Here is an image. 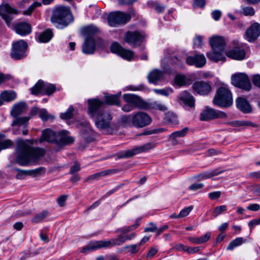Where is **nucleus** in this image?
Instances as JSON below:
<instances>
[{
	"instance_id": "obj_49",
	"label": "nucleus",
	"mask_w": 260,
	"mask_h": 260,
	"mask_svg": "<svg viewBox=\"0 0 260 260\" xmlns=\"http://www.w3.org/2000/svg\"><path fill=\"white\" fill-rule=\"evenodd\" d=\"M165 119L170 123L176 124L177 123V117L176 115L172 113H168L166 114Z\"/></svg>"
},
{
	"instance_id": "obj_6",
	"label": "nucleus",
	"mask_w": 260,
	"mask_h": 260,
	"mask_svg": "<svg viewBox=\"0 0 260 260\" xmlns=\"http://www.w3.org/2000/svg\"><path fill=\"white\" fill-rule=\"evenodd\" d=\"M215 105L220 107L228 108L233 104L232 94L231 91L225 86L220 87L213 100Z\"/></svg>"
},
{
	"instance_id": "obj_56",
	"label": "nucleus",
	"mask_w": 260,
	"mask_h": 260,
	"mask_svg": "<svg viewBox=\"0 0 260 260\" xmlns=\"http://www.w3.org/2000/svg\"><path fill=\"white\" fill-rule=\"evenodd\" d=\"M260 224V217L258 219H254L248 222V225L250 229V234L252 229L256 225Z\"/></svg>"
},
{
	"instance_id": "obj_63",
	"label": "nucleus",
	"mask_w": 260,
	"mask_h": 260,
	"mask_svg": "<svg viewBox=\"0 0 260 260\" xmlns=\"http://www.w3.org/2000/svg\"><path fill=\"white\" fill-rule=\"evenodd\" d=\"M135 108L134 106L129 103H126V104L122 108V110L125 112H130L133 110Z\"/></svg>"
},
{
	"instance_id": "obj_10",
	"label": "nucleus",
	"mask_w": 260,
	"mask_h": 260,
	"mask_svg": "<svg viewBox=\"0 0 260 260\" xmlns=\"http://www.w3.org/2000/svg\"><path fill=\"white\" fill-rule=\"evenodd\" d=\"M152 122L150 116L145 112H137L132 113V125L137 128H142Z\"/></svg>"
},
{
	"instance_id": "obj_32",
	"label": "nucleus",
	"mask_w": 260,
	"mask_h": 260,
	"mask_svg": "<svg viewBox=\"0 0 260 260\" xmlns=\"http://www.w3.org/2000/svg\"><path fill=\"white\" fill-rule=\"evenodd\" d=\"M26 104L24 102L19 103L14 106L11 113L13 117H16L23 113L26 109Z\"/></svg>"
},
{
	"instance_id": "obj_9",
	"label": "nucleus",
	"mask_w": 260,
	"mask_h": 260,
	"mask_svg": "<svg viewBox=\"0 0 260 260\" xmlns=\"http://www.w3.org/2000/svg\"><path fill=\"white\" fill-rule=\"evenodd\" d=\"M131 19L129 14L120 11L110 13L108 16V22L111 26L116 27L126 23Z\"/></svg>"
},
{
	"instance_id": "obj_4",
	"label": "nucleus",
	"mask_w": 260,
	"mask_h": 260,
	"mask_svg": "<svg viewBox=\"0 0 260 260\" xmlns=\"http://www.w3.org/2000/svg\"><path fill=\"white\" fill-rule=\"evenodd\" d=\"M125 243L124 235H119L117 238L107 241H97L91 242L81 250L82 253H87L102 248H108L119 246Z\"/></svg>"
},
{
	"instance_id": "obj_42",
	"label": "nucleus",
	"mask_w": 260,
	"mask_h": 260,
	"mask_svg": "<svg viewBox=\"0 0 260 260\" xmlns=\"http://www.w3.org/2000/svg\"><path fill=\"white\" fill-rule=\"evenodd\" d=\"M120 123L123 126H132V114L121 116L120 119Z\"/></svg>"
},
{
	"instance_id": "obj_7",
	"label": "nucleus",
	"mask_w": 260,
	"mask_h": 260,
	"mask_svg": "<svg viewBox=\"0 0 260 260\" xmlns=\"http://www.w3.org/2000/svg\"><path fill=\"white\" fill-rule=\"evenodd\" d=\"M155 147V143L153 142H148L143 145L136 147L132 149L119 152L117 154V158L118 159L127 158L132 157L137 154L147 152L149 150L154 148Z\"/></svg>"
},
{
	"instance_id": "obj_38",
	"label": "nucleus",
	"mask_w": 260,
	"mask_h": 260,
	"mask_svg": "<svg viewBox=\"0 0 260 260\" xmlns=\"http://www.w3.org/2000/svg\"><path fill=\"white\" fill-rule=\"evenodd\" d=\"M188 83L187 79L184 75H178L174 79V85L178 87Z\"/></svg>"
},
{
	"instance_id": "obj_3",
	"label": "nucleus",
	"mask_w": 260,
	"mask_h": 260,
	"mask_svg": "<svg viewBox=\"0 0 260 260\" xmlns=\"http://www.w3.org/2000/svg\"><path fill=\"white\" fill-rule=\"evenodd\" d=\"M212 51L207 53V56L211 61L224 62L226 57L224 55L225 43L223 38L219 36L211 37L209 41Z\"/></svg>"
},
{
	"instance_id": "obj_41",
	"label": "nucleus",
	"mask_w": 260,
	"mask_h": 260,
	"mask_svg": "<svg viewBox=\"0 0 260 260\" xmlns=\"http://www.w3.org/2000/svg\"><path fill=\"white\" fill-rule=\"evenodd\" d=\"M48 215V212L47 210H43L41 212L37 214L32 219V222L37 223L42 222Z\"/></svg>"
},
{
	"instance_id": "obj_18",
	"label": "nucleus",
	"mask_w": 260,
	"mask_h": 260,
	"mask_svg": "<svg viewBox=\"0 0 260 260\" xmlns=\"http://www.w3.org/2000/svg\"><path fill=\"white\" fill-rule=\"evenodd\" d=\"M187 64L194 66L197 68H202L206 62V59L203 54H196L194 56H188L186 59Z\"/></svg>"
},
{
	"instance_id": "obj_53",
	"label": "nucleus",
	"mask_w": 260,
	"mask_h": 260,
	"mask_svg": "<svg viewBox=\"0 0 260 260\" xmlns=\"http://www.w3.org/2000/svg\"><path fill=\"white\" fill-rule=\"evenodd\" d=\"M236 105L238 109L244 112V98L238 97L236 100Z\"/></svg>"
},
{
	"instance_id": "obj_40",
	"label": "nucleus",
	"mask_w": 260,
	"mask_h": 260,
	"mask_svg": "<svg viewBox=\"0 0 260 260\" xmlns=\"http://www.w3.org/2000/svg\"><path fill=\"white\" fill-rule=\"evenodd\" d=\"M123 59L128 61L135 60V55L134 52L128 49H123L121 53L119 55Z\"/></svg>"
},
{
	"instance_id": "obj_34",
	"label": "nucleus",
	"mask_w": 260,
	"mask_h": 260,
	"mask_svg": "<svg viewBox=\"0 0 260 260\" xmlns=\"http://www.w3.org/2000/svg\"><path fill=\"white\" fill-rule=\"evenodd\" d=\"M211 236L210 233H207L204 236L200 237H189L188 240L193 244H201L208 241Z\"/></svg>"
},
{
	"instance_id": "obj_51",
	"label": "nucleus",
	"mask_w": 260,
	"mask_h": 260,
	"mask_svg": "<svg viewBox=\"0 0 260 260\" xmlns=\"http://www.w3.org/2000/svg\"><path fill=\"white\" fill-rule=\"evenodd\" d=\"M226 209L227 207L226 205H221L215 207L213 212L214 216L215 217H217L218 215L221 214L222 212L226 211Z\"/></svg>"
},
{
	"instance_id": "obj_36",
	"label": "nucleus",
	"mask_w": 260,
	"mask_h": 260,
	"mask_svg": "<svg viewBox=\"0 0 260 260\" xmlns=\"http://www.w3.org/2000/svg\"><path fill=\"white\" fill-rule=\"evenodd\" d=\"M3 102H9L14 100L16 98V93L13 91H4L2 92L0 95Z\"/></svg>"
},
{
	"instance_id": "obj_46",
	"label": "nucleus",
	"mask_w": 260,
	"mask_h": 260,
	"mask_svg": "<svg viewBox=\"0 0 260 260\" xmlns=\"http://www.w3.org/2000/svg\"><path fill=\"white\" fill-rule=\"evenodd\" d=\"M140 246L139 244H133L126 245L123 247V250H127V251L132 254L137 253L139 250Z\"/></svg>"
},
{
	"instance_id": "obj_28",
	"label": "nucleus",
	"mask_w": 260,
	"mask_h": 260,
	"mask_svg": "<svg viewBox=\"0 0 260 260\" xmlns=\"http://www.w3.org/2000/svg\"><path fill=\"white\" fill-rule=\"evenodd\" d=\"M57 136L56 133L50 129H46L42 131V139L49 143H55Z\"/></svg>"
},
{
	"instance_id": "obj_17",
	"label": "nucleus",
	"mask_w": 260,
	"mask_h": 260,
	"mask_svg": "<svg viewBox=\"0 0 260 260\" xmlns=\"http://www.w3.org/2000/svg\"><path fill=\"white\" fill-rule=\"evenodd\" d=\"M194 91L200 95H207L211 91V86L209 82L204 81H197L192 85Z\"/></svg>"
},
{
	"instance_id": "obj_5",
	"label": "nucleus",
	"mask_w": 260,
	"mask_h": 260,
	"mask_svg": "<svg viewBox=\"0 0 260 260\" xmlns=\"http://www.w3.org/2000/svg\"><path fill=\"white\" fill-rule=\"evenodd\" d=\"M71 15L69 9L64 6L56 8L51 18L52 23L58 28H63L70 22Z\"/></svg>"
},
{
	"instance_id": "obj_29",
	"label": "nucleus",
	"mask_w": 260,
	"mask_h": 260,
	"mask_svg": "<svg viewBox=\"0 0 260 260\" xmlns=\"http://www.w3.org/2000/svg\"><path fill=\"white\" fill-rule=\"evenodd\" d=\"M163 75L162 72L158 70H154L149 73L147 78L150 83L156 84L162 78Z\"/></svg>"
},
{
	"instance_id": "obj_48",
	"label": "nucleus",
	"mask_w": 260,
	"mask_h": 260,
	"mask_svg": "<svg viewBox=\"0 0 260 260\" xmlns=\"http://www.w3.org/2000/svg\"><path fill=\"white\" fill-rule=\"evenodd\" d=\"M154 92L158 94H161L164 96H168L170 94L173 93V90L171 88H167L165 89L154 90Z\"/></svg>"
},
{
	"instance_id": "obj_27",
	"label": "nucleus",
	"mask_w": 260,
	"mask_h": 260,
	"mask_svg": "<svg viewBox=\"0 0 260 260\" xmlns=\"http://www.w3.org/2000/svg\"><path fill=\"white\" fill-rule=\"evenodd\" d=\"M188 131L187 127H185L180 131H175L169 136V139L173 145H177L179 143L177 138L183 137L186 136Z\"/></svg>"
},
{
	"instance_id": "obj_61",
	"label": "nucleus",
	"mask_w": 260,
	"mask_h": 260,
	"mask_svg": "<svg viewBox=\"0 0 260 260\" xmlns=\"http://www.w3.org/2000/svg\"><path fill=\"white\" fill-rule=\"evenodd\" d=\"M211 15H212V18L215 21H217L220 19V18L221 16V12L219 10H216L213 11L212 12Z\"/></svg>"
},
{
	"instance_id": "obj_58",
	"label": "nucleus",
	"mask_w": 260,
	"mask_h": 260,
	"mask_svg": "<svg viewBox=\"0 0 260 260\" xmlns=\"http://www.w3.org/2000/svg\"><path fill=\"white\" fill-rule=\"evenodd\" d=\"M67 195H61L59 196L57 199V203L60 207H62L65 205V202L67 199Z\"/></svg>"
},
{
	"instance_id": "obj_52",
	"label": "nucleus",
	"mask_w": 260,
	"mask_h": 260,
	"mask_svg": "<svg viewBox=\"0 0 260 260\" xmlns=\"http://www.w3.org/2000/svg\"><path fill=\"white\" fill-rule=\"evenodd\" d=\"M13 145V142L9 139L0 142V151L3 149L10 148Z\"/></svg>"
},
{
	"instance_id": "obj_45",
	"label": "nucleus",
	"mask_w": 260,
	"mask_h": 260,
	"mask_svg": "<svg viewBox=\"0 0 260 260\" xmlns=\"http://www.w3.org/2000/svg\"><path fill=\"white\" fill-rule=\"evenodd\" d=\"M39 117L43 121H47L49 119H53L54 117L49 115L45 109H40L39 111Z\"/></svg>"
},
{
	"instance_id": "obj_15",
	"label": "nucleus",
	"mask_w": 260,
	"mask_h": 260,
	"mask_svg": "<svg viewBox=\"0 0 260 260\" xmlns=\"http://www.w3.org/2000/svg\"><path fill=\"white\" fill-rule=\"evenodd\" d=\"M18 14V10L13 8L8 4L0 5V15L5 20L9 27L11 26V21L13 19L11 14Z\"/></svg>"
},
{
	"instance_id": "obj_26",
	"label": "nucleus",
	"mask_w": 260,
	"mask_h": 260,
	"mask_svg": "<svg viewBox=\"0 0 260 260\" xmlns=\"http://www.w3.org/2000/svg\"><path fill=\"white\" fill-rule=\"evenodd\" d=\"M231 83L237 88H244V74L237 73L233 74L231 77Z\"/></svg>"
},
{
	"instance_id": "obj_60",
	"label": "nucleus",
	"mask_w": 260,
	"mask_h": 260,
	"mask_svg": "<svg viewBox=\"0 0 260 260\" xmlns=\"http://www.w3.org/2000/svg\"><path fill=\"white\" fill-rule=\"evenodd\" d=\"M208 196L209 198L211 200L217 199L220 198L221 192L219 191L211 192L208 194Z\"/></svg>"
},
{
	"instance_id": "obj_47",
	"label": "nucleus",
	"mask_w": 260,
	"mask_h": 260,
	"mask_svg": "<svg viewBox=\"0 0 260 260\" xmlns=\"http://www.w3.org/2000/svg\"><path fill=\"white\" fill-rule=\"evenodd\" d=\"M85 31L87 34L86 37H93V35L98 31V28L93 25H90L85 28Z\"/></svg>"
},
{
	"instance_id": "obj_13",
	"label": "nucleus",
	"mask_w": 260,
	"mask_h": 260,
	"mask_svg": "<svg viewBox=\"0 0 260 260\" xmlns=\"http://www.w3.org/2000/svg\"><path fill=\"white\" fill-rule=\"evenodd\" d=\"M27 47L26 43L23 40H19L13 45L11 56L15 60H20L26 56V50Z\"/></svg>"
},
{
	"instance_id": "obj_24",
	"label": "nucleus",
	"mask_w": 260,
	"mask_h": 260,
	"mask_svg": "<svg viewBox=\"0 0 260 260\" xmlns=\"http://www.w3.org/2000/svg\"><path fill=\"white\" fill-rule=\"evenodd\" d=\"M15 30L17 34L21 36H26L31 31L30 25L27 22H21L15 25Z\"/></svg>"
},
{
	"instance_id": "obj_35",
	"label": "nucleus",
	"mask_w": 260,
	"mask_h": 260,
	"mask_svg": "<svg viewBox=\"0 0 260 260\" xmlns=\"http://www.w3.org/2000/svg\"><path fill=\"white\" fill-rule=\"evenodd\" d=\"M83 137L87 142H91L95 139V133L88 125L83 131Z\"/></svg>"
},
{
	"instance_id": "obj_21",
	"label": "nucleus",
	"mask_w": 260,
	"mask_h": 260,
	"mask_svg": "<svg viewBox=\"0 0 260 260\" xmlns=\"http://www.w3.org/2000/svg\"><path fill=\"white\" fill-rule=\"evenodd\" d=\"M95 41L93 37H86L82 46V52L86 54H93L95 51Z\"/></svg>"
},
{
	"instance_id": "obj_16",
	"label": "nucleus",
	"mask_w": 260,
	"mask_h": 260,
	"mask_svg": "<svg viewBox=\"0 0 260 260\" xmlns=\"http://www.w3.org/2000/svg\"><path fill=\"white\" fill-rule=\"evenodd\" d=\"M124 100L126 103L132 104L135 108L145 110L146 102L143 100L139 96L134 94L126 93L123 95Z\"/></svg>"
},
{
	"instance_id": "obj_14",
	"label": "nucleus",
	"mask_w": 260,
	"mask_h": 260,
	"mask_svg": "<svg viewBox=\"0 0 260 260\" xmlns=\"http://www.w3.org/2000/svg\"><path fill=\"white\" fill-rule=\"evenodd\" d=\"M226 117L227 115L225 113L208 107H207L201 114V119L204 121L215 118H224Z\"/></svg>"
},
{
	"instance_id": "obj_22",
	"label": "nucleus",
	"mask_w": 260,
	"mask_h": 260,
	"mask_svg": "<svg viewBox=\"0 0 260 260\" xmlns=\"http://www.w3.org/2000/svg\"><path fill=\"white\" fill-rule=\"evenodd\" d=\"M59 138H56L55 144L58 146L69 145L73 143L74 139L69 136L68 132L66 131H61L58 133Z\"/></svg>"
},
{
	"instance_id": "obj_11",
	"label": "nucleus",
	"mask_w": 260,
	"mask_h": 260,
	"mask_svg": "<svg viewBox=\"0 0 260 260\" xmlns=\"http://www.w3.org/2000/svg\"><path fill=\"white\" fill-rule=\"evenodd\" d=\"M14 118L15 119L12 123V126L13 127L12 129L13 134L15 135L20 134L21 129L23 135H27L28 134V129L26 127H27L30 117L28 116H17Z\"/></svg>"
},
{
	"instance_id": "obj_20",
	"label": "nucleus",
	"mask_w": 260,
	"mask_h": 260,
	"mask_svg": "<svg viewBox=\"0 0 260 260\" xmlns=\"http://www.w3.org/2000/svg\"><path fill=\"white\" fill-rule=\"evenodd\" d=\"M223 172V170L219 169H216L212 170L203 172L198 175H194L193 176V178L197 181H201L211 178V177L218 175Z\"/></svg>"
},
{
	"instance_id": "obj_59",
	"label": "nucleus",
	"mask_w": 260,
	"mask_h": 260,
	"mask_svg": "<svg viewBox=\"0 0 260 260\" xmlns=\"http://www.w3.org/2000/svg\"><path fill=\"white\" fill-rule=\"evenodd\" d=\"M80 170V165L78 162H75L74 165L71 167L69 173L71 174H75Z\"/></svg>"
},
{
	"instance_id": "obj_39",
	"label": "nucleus",
	"mask_w": 260,
	"mask_h": 260,
	"mask_svg": "<svg viewBox=\"0 0 260 260\" xmlns=\"http://www.w3.org/2000/svg\"><path fill=\"white\" fill-rule=\"evenodd\" d=\"M243 241H244L243 238L239 237L236 238L235 239L231 241L228 246L226 247V250L230 251L233 250L235 248L243 244Z\"/></svg>"
},
{
	"instance_id": "obj_25",
	"label": "nucleus",
	"mask_w": 260,
	"mask_h": 260,
	"mask_svg": "<svg viewBox=\"0 0 260 260\" xmlns=\"http://www.w3.org/2000/svg\"><path fill=\"white\" fill-rule=\"evenodd\" d=\"M145 110H156L161 111H166L168 110L167 107L158 101L146 102Z\"/></svg>"
},
{
	"instance_id": "obj_33",
	"label": "nucleus",
	"mask_w": 260,
	"mask_h": 260,
	"mask_svg": "<svg viewBox=\"0 0 260 260\" xmlns=\"http://www.w3.org/2000/svg\"><path fill=\"white\" fill-rule=\"evenodd\" d=\"M225 54L228 57L233 59L237 60L244 59V52L237 48L227 51Z\"/></svg>"
},
{
	"instance_id": "obj_57",
	"label": "nucleus",
	"mask_w": 260,
	"mask_h": 260,
	"mask_svg": "<svg viewBox=\"0 0 260 260\" xmlns=\"http://www.w3.org/2000/svg\"><path fill=\"white\" fill-rule=\"evenodd\" d=\"M202 249L201 247H187L186 252L190 254H192L200 252Z\"/></svg>"
},
{
	"instance_id": "obj_19",
	"label": "nucleus",
	"mask_w": 260,
	"mask_h": 260,
	"mask_svg": "<svg viewBox=\"0 0 260 260\" xmlns=\"http://www.w3.org/2000/svg\"><path fill=\"white\" fill-rule=\"evenodd\" d=\"M260 35V24L253 23L246 30V38L249 42L255 40Z\"/></svg>"
},
{
	"instance_id": "obj_23",
	"label": "nucleus",
	"mask_w": 260,
	"mask_h": 260,
	"mask_svg": "<svg viewBox=\"0 0 260 260\" xmlns=\"http://www.w3.org/2000/svg\"><path fill=\"white\" fill-rule=\"evenodd\" d=\"M120 172V170L118 169H108L106 170H104L103 171H101L100 172H98L97 173L91 175L89 176L87 179L86 180H99L101 178L109 176L115 173H117L118 172Z\"/></svg>"
},
{
	"instance_id": "obj_1",
	"label": "nucleus",
	"mask_w": 260,
	"mask_h": 260,
	"mask_svg": "<svg viewBox=\"0 0 260 260\" xmlns=\"http://www.w3.org/2000/svg\"><path fill=\"white\" fill-rule=\"evenodd\" d=\"M89 115L94 118L95 125L100 131L109 133L111 127V114L104 109V102L96 99L88 100Z\"/></svg>"
},
{
	"instance_id": "obj_44",
	"label": "nucleus",
	"mask_w": 260,
	"mask_h": 260,
	"mask_svg": "<svg viewBox=\"0 0 260 260\" xmlns=\"http://www.w3.org/2000/svg\"><path fill=\"white\" fill-rule=\"evenodd\" d=\"M74 108L72 106L69 108L68 110L64 113H61L60 114V117L62 119H71L73 116Z\"/></svg>"
},
{
	"instance_id": "obj_37",
	"label": "nucleus",
	"mask_w": 260,
	"mask_h": 260,
	"mask_svg": "<svg viewBox=\"0 0 260 260\" xmlns=\"http://www.w3.org/2000/svg\"><path fill=\"white\" fill-rule=\"evenodd\" d=\"M53 37V32L50 29H47L39 34L38 38L40 42H48Z\"/></svg>"
},
{
	"instance_id": "obj_50",
	"label": "nucleus",
	"mask_w": 260,
	"mask_h": 260,
	"mask_svg": "<svg viewBox=\"0 0 260 260\" xmlns=\"http://www.w3.org/2000/svg\"><path fill=\"white\" fill-rule=\"evenodd\" d=\"M136 228L137 225H132L131 226L122 227L117 229L116 231V233H121L122 234L124 235Z\"/></svg>"
},
{
	"instance_id": "obj_54",
	"label": "nucleus",
	"mask_w": 260,
	"mask_h": 260,
	"mask_svg": "<svg viewBox=\"0 0 260 260\" xmlns=\"http://www.w3.org/2000/svg\"><path fill=\"white\" fill-rule=\"evenodd\" d=\"M203 45L202 37L196 36L193 40V45L194 47L200 48Z\"/></svg>"
},
{
	"instance_id": "obj_2",
	"label": "nucleus",
	"mask_w": 260,
	"mask_h": 260,
	"mask_svg": "<svg viewBox=\"0 0 260 260\" xmlns=\"http://www.w3.org/2000/svg\"><path fill=\"white\" fill-rule=\"evenodd\" d=\"M16 153V161L21 166H26L30 163H36L45 152L42 148L30 146L26 141L21 139L17 141Z\"/></svg>"
},
{
	"instance_id": "obj_43",
	"label": "nucleus",
	"mask_w": 260,
	"mask_h": 260,
	"mask_svg": "<svg viewBox=\"0 0 260 260\" xmlns=\"http://www.w3.org/2000/svg\"><path fill=\"white\" fill-rule=\"evenodd\" d=\"M123 48L117 42L113 43L110 47V50L113 53L116 54L119 56L121 53Z\"/></svg>"
},
{
	"instance_id": "obj_55",
	"label": "nucleus",
	"mask_w": 260,
	"mask_h": 260,
	"mask_svg": "<svg viewBox=\"0 0 260 260\" xmlns=\"http://www.w3.org/2000/svg\"><path fill=\"white\" fill-rule=\"evenodd\" d=\"M193 207L192 206L184 208L180 212L179 216L181 217V218L187 216L191 211Z\"/></svg>"
},
{
	"instance_id": "obj_30",
	"label": "nucleus",
	"mask_w": 260,
	"mask_h": 260,
	"mask_svg": "<svg viewBox=\"0 0 260 260\" xmlns=\"http://www.w3.org/2000/svg\"><path fill=\"white\" fill-rule=\"evenodd\" d=\"M121 95V92H118L116 94H105V99L106 102L110 105H120L119 97Z\"/></svg>"
},
{
	"instance_id": "obj_12",
	"label": "nucleus",
	"mask_w": 260,
	"mask_h": 260,
	"mask_svg": "<svg viewBox=\"0 0 260 260\" xmlns=\"http://www.w3.org/2000/svg\"><path fill=\"white\" fill-rule=\"evenodd\" d=\"M146 35L138 31H128L124 36V41L133 47L140 46L144 41Z\"/></svg>"
},
{
	"instance_id": "obj_62",
	"label": "nucleus",
	"mask_w": 260,
	"mask_h": 260,
	"mask_svg": "<svg viewBox=\"0 0 260 260\" xmlns=\"http://www.w3.org/2000/svg\"><path fill=\"white\" fill-rule=\"evenodd\" d=\"M255 14V11L252 7H245V16H253Z\"/></svg>"
},
{
	"instance_id": "obj_31",
	"label": "nucleus",
	"mask_w": 260,
	"mask_h": 260,
	"mask_svg": "<svg viewBox=\"0 0 260 260\" xmlns=\"http://www.w3.org/2000/svg\"><path fill=\"white\" fill-rule=\"evenodd\" d=\"M180 99L186 105L192 107L194 105V98L186 91L183 92L180 95Z\"/></svg>"
},
{
	"instance_id": "obj_64",
	"label": "nucleus",
	"mask_w": 260,
	"mask_h": 260,
	"mask_svg": "<svg viewBox=\"0 0 260 260\" xmlns=\"http://www.w3.org/2000/svg\"><path fill=\"white\" fill-rule=\"evenodd\" d=\"M260 209V206L258 204H252L247 207V209L252 211H257Z\"/></svg>"
},
{
	"instance_id": "obj_8",
	"label": "nucleus",
	"mask_w": 260,
	"mask_h": 260,
	"mask_svg": "<svg viewBox=\"0 0 260 260\" xmlns=\"http://www.w3.org/2000/svg\"><path fill=\"white\" fill-rule=\"evenodd\" d=\"M30 90L31 93L34 95L41 93L42 95H50L55 91L56 87L54 84L39 80Z\"/></svg>"
}]
</instances>
